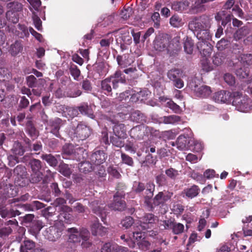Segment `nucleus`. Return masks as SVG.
I'll return each instance as SVG.
<instances>
[{"instance_id":"obj_24","label":"nucleus","mask_w":252,"mask_h":252,"mask_svg":"<svg viewBox=\"0 0 252 252\" xmlns=\"http://www.w3.org/2000/svg\"><path fill=\"white\" fill-rule=\"evenodd\" d=\"M160 100L163 102L164 101L165 102L167 101V102L165 104V105L170 108L175 113H179L181 111L180 107L178 105L175 103L171 100L167 98H164L162 97H160Z\"/></svg>"},{"instance_id":"obj_18","label":"nucleus","mask_w":252,"mask_h":252,"mask_svg":"<svg viewBox=\"0 0 252 252\" xmlns=\"http://www.w3.org/2000/svg\"><path fill=\"white\" fill-rule=\"evenodd\" d=\"M13 207L14 206L12 205V208L9 211L4 207H1L0 206V215L1 217L2 218H11L20 215V211L17 210H14Z\"/></svg>"},{"instance_id":"obj_50","label":"nucleus","mask_w":252,"mask_h":252,"mask_svg":"<svg viewBox=\"0 0 252 252\" xmlns=\"http://www.w3.org/2000/svg\"><path fill=\"white\" fill-rule=\"evenodd\" d=\"M32 19L35 27L38 31L42 30V22L40 19L33 12Z\"/></svg>"},{"instance_id":"obj_11","label":"nucleus","mask_w":252,"mask_h":252,"mask_svg":"<svg viewBox=\"0 0 252 252\" xmlns=\"http://www.w3.org/2000/svg\"><path fill=\"white\" fill-rule=\"evenodd\" d=\"M75 133L76 136L81 140L86 139L91 134V130L89 127L83 124L78 125Z\"/></svg>"},{"instance_id":"obj_19","label":"nucleus","mask_w":252,"mask_h":252,"mask_svg":"<svg viewBox=\"0 0 252 252\" xmlns=\"http://www.w3.org/2000/svg\"><path fill=\"white\" fill-rule=\"evenodd\" d=\"M197 48L200 50V53L203 56V58H208L212 53V48L206 43L197 44Z\"/></svg>"},{"instance_id":"obj_12","label":"nucleus","mask_w":252,"mask_h":252,"mask_svg":"<svg viewBox=\"0 0 252 252\" xmlns=\"http://www.w3.org/2000/svg\"><path fill=\"white\" fill-rule=\"evenodd\" d=\"M157 220L156 217L152 214H147L143 218V221L139 225L142 230L151 228Z\"/></svg>"},{"instance_id":"obj_51","label":"nucleus","mask_w":252,"mask_h":252,"mask_svg":"<svg viewBox=\"0 0 252 252\" xmlns=\"http://www.w3.org/2000/svg\"><path fill=\"white\" fill-rule=\"evenodd\" d=\"M121 158L123 163L127 164L129 166L133 165V161L132 160V158L128 155L122 153L121 154Z\"/></svg>"},{"instance_id":"obj_41","label":"nucleus","mask_w":252,"mask_h":252,"mask_svg":"<svg viewBox=\"0 0 252 252\" xmlns=\"http://www.w3.org/2000/svg\"><path fill=\"white\" fill-rule=\"evenodd\" d=\"M249 74V70L247 67H241L236 71V74L240 78H245L248 77Z\"/></svg>"},{"instance_id":"obj_31","label":"nucleus","mask_w":252,"mask_h":252,"mask_svg":"<svg viewBox=\"0 0 252 252\" xmlns=\"http://www.w3.org/2000/svg\"><path fill=\"white\" fill-rule=\"evenodd\" d=\"M79 110L82 114L86 115L91 118H94V116L91 106H89L87 104H83L79 107Z\"/></svg>"},{"instance_id":"obj_16","label":"nucleus","mask_w":252,"mask_h":252,"mask_svg":"<svg viewBox=\"0 0 252 252\" xmlns=\"http://www.w3.org/2000/svg\"><path fill=\"white\" fill-rule=\"evenodd\" d=\"M91 231L94 235L103 236L107 232V228L101 226L97 220H95L91 225Z\"/></svg>"},{"instance_id":"obj_6","label":"nucleus","mask_w":252,"mask_h":252,"mask_svg":"<svg viewBox=\"0 0 252 252\" xmlns=\"http://www.w3.org/2000/svg\"><path fill=\"white\" fill-rule=\"evenodd\" d=\"M209 20L208 18H203L199 19L192 20L189 23V28L194 33L200 32L209 27Z\"/></svg>"},{"instance_id":"obj_43","label":"nucleus","mask_w":252,"mask_h":252,"mask_svg":"<svg viewBox=\"0 0 252 252\" xmlns=\"http://www.w3.org/2000/svg\"><path fill=\"white\" fill-rule=\"evenodd\" d=\"M10 78V74L6 68L0 67V81L5 82Z\"/></svg>"},{"instance_id":"obj_4","label":"nucleus","mask_w":252,"mask_h":252,"mask_svg":"<svg viewBox=\"0 0 252 252\" xmlns=\"http://www.w3.org/2000/svg\"><path fill=\"white\" fill-rule=\"evenodd\" d=\"M13 155H10L8 156V164L10 166H13L18 163L17 156H22L25 152L23 146L18 142H15L11 150Z\"/></svg>"},{"instance_id":"obj_49","label":"nucleus","mask_w":252,"mask_h":252,"mask_svg":"<svg viewBox=\"0 0 252 252\" xmlns=\"http://www.w3.org/2000/svg\"><path fill=\"white\" fill-rule=\"evenodd\" d=\"M137 244L140 249L145 251L149 249L150 246V243L145 238L140 241H138Z\"/></svg>"},{"instance_id":"obj_61","label":"nucleus","mask_w":252,"mask_h":252,"mask_svg":"<svg viewBox=\"0 0 252 252\" xmlns=\"http://www.w3.org/2000/svg\"><path fill=\"white\" fill-rule=\"evenodd\" d=\"M113 244L110 243L105 244L101 248V252H113Z\"/></svg>"},{"instance_id":"obj_44","label":"nucleus","mask_w":252,"mask_h":252,"mask_svg":"<svg viewBox=\"0 0 252 252\" xmlns=\"http://www.w3.org/2000/svg\"><path fill=\"white\" fill-rule=\"evenodd\" d=\"M63 154L67 155H70L76 153L74 146L71 144H65L63 148Z\"/></svg>"},{"instance_id":"obj_52","label":"nucleus","mask_w":252,"mask_h":252,"mask_svg":"<svg viewBox=\"0 0 252 252\" xmlns=\"http://www.w3.org/2000/svg\"><path fill=\"white\" fill-rule=\"evenodd\" d=\"M124 138H119L117 136H113L111 138V141L112 144L116 147H121L123 146V139Z\"/></svg>"},{"instance_id":"obj_60","label":"nucleus","mask_w":252,"mask_h":252,"mask_svg":"<svg viewBox=\"0 0 252 252\" xmlns=\"http://www.w3.org/2000/svg\"><path fill=\"white\" fill-rule=\"evenodd\" d=\"M92 169L91 164L88 162H84L81 164L80 170L83 172H89Z\"/></svg>"},{"instance_id":"obj_46","label":"nucleus","mask_w":252,"mask_h":252,"mask_svg":"<svg viewBox=\"0 0 252 252\" xmlns=\"http://www.w3.org/2000/svg\"><path fill=\"white\" fill-rule=\"evenodd\" d=\"M170 23L174 27H179L183 24L181 19L176 15H174L170 18Z\"/></svg>"},{"instance_id":"obj_55","label":"nucleus","mask_w":252,"mask_h":252,"mask_svg":"<svg viewBox=\"0 0 252 252\" xmlns=\"http://www.w3.org/2000/svg\"><path fill=\"white\" fill-rule=\"evenodd\" d=\"M155 189V185L153 183H148L146 186V194L147 197H151L153 195V191Z\"/></svg>"},{"instance_id":"obj_47","label":"nucleus","mask_w":252,"mask_h":252,"mask_svg":"<svg viewBox=\"0 0 252 252\" xmlns=\"http://www.w3.org/2000/svg\"><path fill=\"white\" fill-rule=\"evenodd\" d=\"M180 73V70L178 69H172L167 72L168 78L172 81H174L177 79V76Z\"/></svg>"},{"instance_id":"obj_8","label":"nucleus","mask_w":252,"mask_h":252,"mask_svg":"<svg viewBox=\"0 0 252 252\" xmlns=\"http://www.w3.org/2000/svg\"><path fill=\"white\" fill-rule=\"evenodd\" d=\"M63 230V228L58 229L56 226H52L46 229L43 235L49 240L55 241L61 236Z\"/></svg>"},{"instance_id":"obj_57","label":"nucleus","mask_w":252,"mask_h":252,"mask_svg":"<svg viewBox=\"0 0 252 252\" xmlns=\"http://www.w3.org/2000/svg\"><path fill=\"white\" fill-rule=\"evenodd\" d=\"M173 222L171 220H160V226L163 227L162 229H166L172 227Z\"/></svg>"},{"instance_id":"obj_22","label":"nucleus","mask_w":252,"mask_h":252,"mask_svg":"<svg viewBox=\"0 0 252 252\" xmlns=\"http://www.w3.org/2000/svg\"><path fill=\"white\" fill-rule=\"evenodd\" d=\"M113 132L116 136L119 138H125L126 133L125 125L122 124H117L113 127Z\"/></svg>"},{"instance_id":"obj_35","label":"nucleus","mask_w":252,"mask_h":252,"mask_svg":"<svg viewBox=\"0 0 252 252\" xmlns=\"http://www.w3.org/2000/svg\"><path fill=\"white\" fill-rule=\"evenodd\" d=\"M41 158L52 166H56L58 163L57 159L51 154L43 155Z\"/></svg>"},{"instance_id":"obj_37","label":"nucleus","mask_w":252,"mask_h":252,"mask_svg":"<svg viewBox=\"0 0 252 252\" xmlns=\"http://www.w3.org/2000/svg\"><path fill=\"white\" fill-rule=\"evenodd\" d=\"M22 50V46L21 43L16 42L14 44L11 45L10 52L12 56H16Z\"/></svg>"},{"instance_id":"obj_39","label":"nucleus","mask_w":252,"mask_h":252,"mask_svg":"<svg viewBox=\"0 0 252 252\" xmlns=\"http://www.w3.org/2000/svg\"><path fill=\"white\" fill-rule=\"evenodd\" d=\"M78 114V110L74 108L68 107L63 112V115L67 118H73Z\"/></svg>"},{"instance_id":"obj_59","label":"nucleus","mask_w":252,"mask_h":252,"mask_svg":"<svg viewBox=\"0 0 252 252\" xmlns=\"http://www.w3.org/2000/svg\"><path fill=\"white\" fill-rule=\"evenodd\" d=\"M145 189V186L143 184L141 183L135 182L133 185V189L137 192H140Z\"/></svg>"},{"instance_id":"obj_36","label":"nucleus","mask_w":252,"mask_h":252,"mask_svg":"<svg viewBox=\"0 0 252 252\" xmlns=\"http://www.w3.org/2000/svg\"><path fill=\"white\" fill-rule=\"evenodd\" d=\"M61 120L60 119H57L55 121L53 122L51 125V132L55 135L56 136H58L59 130L60 127V124Z\"/></svg>"},{"instance_id":"obj_26","label":"nucleus","mask_w":252,"mask_h":252,"mask_svg":"<svg viewBox=\"0 0 252 252\" xmlns=\"http://www.w3.org/2000/svg\"><path fill=\"white\" fill-rule=\"evenodd\" d=\"M189 7V2L184 0L180 2H174L172 4V9L176 11H184Z\"/></svg>"},{"instance_id":"obj_34","label":"nucleus","mask_w":252,"mask_h":252,"mask_svg":"<svg viewBox=\"0 0 252 252\" xmlns=\"http://www.w3.org/2000/svg\"><path fill=\"white\" fill-rule=\"evenodd\" d=\"M59 171L62 174L66 177L69 176L72 173V171L69 167L68 164L65 163H61L60 164Z\"/></svg>"},{"instance_id":"obj_63","label":"nucleus","mask_w":252,"mask_h":252,"mask_svg":"<svg viewBox=\"0 0 252 252\" xmlns=\"http://www.w3.org/2000/svg\"><path fill=\"white\" fill-rule=\"evenodd\" d=\"M242 60L244 63H246L247 64H252V55L250 54L243 55L242 57Z\"/></svg>"},{"instance_id":"obj_64","label":"nucleus","mask_w":252,"mask_h":252,"mask_svg":"<svg viewBox=\"0 0 252 252\" xmlns=\"http://www.w3.org/2000/svg\"><path fill=\"white\" fill-rule=\"evenodd\" d=\"M25 172L26 169L22 166H17L14 170V172L20 176H23Z\"/></svg>"},{"instance_id":"obj_21","label":"nucleus","mask_w":252,"mask_h":252,"mask_svg":"<svg viewBox=\"0 0 252 252\" xmlns=\"http://www.w3.org/2000/svg\"><path fill=\"white\" fill-rule=\"evenodd\" d=\"M92 161L95 165H99L105 160V155L102 151H97L92 156Z\"/></svg>"},{"instance_id":"obj_2","label":"nucleus","mask_w":252,"mask_h":252,"mask_svg":"<svg viewBox=\"0 0 252 252\" xmlns=\"http://www.w3.org/2000/svg\"><path fill=\"white\" fill-rule=\"evenodd\" d=\"M125 81V80L122 76V73L120 72H116L113 76L110 78H107L101 82V88L103 91L110 93L112 90V86L113 89H116L119 83H124Z\"/></svg>"},{"instance_id":"obj_30","label":"nucleus","mask_w":252,"mask_h":252,"mask_svg":"<svg viewBox=\"0 0 252 252\" xmlns=\"http://www.w3.org/2000/svg\"><path fill=\"white\" fill-rule=\"evenodd\" d=\"M225 59V56L223 53H217L212 58L213 63L216 66H219L223 63Z\"/></svg>"},{"instance_id":"obj_3","label":"nucleus","mask_w":252,"mask_h":252,"mask_svg":"<svg viewBox=\"0 0 252 252\" xmlns=\"http://www.w3.org/2000/svg\"><path fill=\"white\" fill-rule=\"evenodd\" d=\"M196 79L190 80L188 85L195 94V95L199 97H205L208 96L211 93V90L209 87L207 86H200L196 84Z\"/></svg>"},{"instance_id":"obj_14","label":"nucleus","mask_w":252,"mask_h":252,"mask_svg":"<svg viewBox=\"0 0 252 252\" xmlns=\"http://www.w3.org/2000/svg\"><path fill=\"white\" fill-rule=\"evenodd\" d=\"M91 205L94 212L99 215L101 217L102 221H104L106 215L103 204L100 203L98 201H94L92 203Z\"/></svg>"},{"instance_id":"obj_42","label":"nucleus","mask_w":252,"mask_h":252,"mask_svg":"<svg viewBox=\"0 0 252 252\" xmlns=\"http://www.w3.org/2000/svg\"><path fill=\"white\" fill-rule=\"evenodd\" d=\"M6 17L8 20L13 23H17L19 21L18 15L16 12L8 11L6 13Z\"/></svg>"},{"instance_id":"obj_29","label":"nucleus","mask_w":252,"mask_h":252,"mask_svg":"<svg viewBox=\"0 0 252 252\" xmlns=\"http://www.w3.org/2000/svg\"><path fill=\"white\" fill-rule=\"evenodd\" d=\"M143 230L139 225L134 226V230L133 232V237L135 240L136 243L145 239L144 234L141 232Z\"/></svg>"},{"instance_id":"obj_17","label":"nucleus","mask_w":252,"mask_h":252,"mask_svg":"<svg viewBox=\"0 0 252 252\" xmlns=\"http://www.w3.org/2000/svg\"><path fill=\"white\" fill-rule=\"evenodd\" d=\"M146 94H147L146 91H138L133 89L129 90V95H131L130 100L131 102H135L139 99L143 100Z\"/></svg>"},{"instance_id":"obj_38","label":"nucleus","mask_w":252,"mask_h":252,"mask_svg":"<svg viewBox=\"0 0 252 252\" xmlns=\"http://www.w3.org/2000/svg\"><path fill=\"white\" fill-rule=\"evenodd\" d=\"M202 69L205 72L213 70V66L210 63L208 58H203L201 61Z\"/></svg>"},{"instance_id":"obj_7","label":"nucleus","mask_w":252,"mask_h":252,"mask_svg":"<svg viewBox=\"0 0 252 252\" xmlns=\"http://www.w3.org/2000/svg\"><path fill=\"white\" fill-rule=\"evenodd\" d=\"M33 174L32 175L31 181L32 183H37L40 181L42 178V174L39 172L41 165L40 160L33 158L29 162Z\"/></svg>"},{"instance_id":"obj_15","label":"nucleus","mask_w":252,"mask_h":252,"mask_svg":"<svg viewBox=\"0 0 252 252\" xmlns=\"http://www.w3.org/2000/svg\"><path fill=\"white\" fill-rule=\"evenodd\" d=\"M122 195H118V193L114 196V203L110 205V207L113 210L122 211L126 207L125 202L122 200Z\"/></svg>"},{"instance_id":"obj_27","label":"nucleus","mask_w":252,"mask_h":252,"mask_svg":"<svg viewBox=\"0 0 252 252\" xmlns=\"http://www.w3.org/2000/svg\"><path fill=\"white\" fill-rule=\"evenodd\" d=\"M196 35L197 38L199 40H201L202 42L201 43H205L204 41L209 40L211 38V35H210L208 29H204L200 32H197L194 33Z\"/></svg>"},{"instance_id":"obj_20","label":"nucleus","mask_w":252,"mask_h":252,"mask_svg":"<svg viewBox=\"0 0 252 252\" xmlns=\"http://www.w3.org/2000/svg\"><path fill=\"white\" fill-rule=\"evenodd\" d=\"M160 123H163L165 124H175L181 121V118L177 115H170L169 116H164L159 118Z\"/></svg>"},{"instance_id":"obj_9","label":"nucleus","mask_w":252,"mask_h":252,"mask_svg":"<svg viewBox=\"0 0 252 252\" xmlns=\"http://www.w3.org/2000/svg\"><path fill=\"white\" fill-rule=\"evenodd\" d=\"M58 209L61 211L58 217L60 221L70 223L73 221V217L69 213L71 211L70 208L66 206H59Z\"/></svg>"},{"instance_id":"obj_40","label":"nucleus","mask_w":252,"mask_h":252,"mask_svg":"<svg viewBox=\"0 0 252 252\" xmlns=\"http://www.w3.org/2000/svg\"><path fill=\"white\" fill-rule=\"evenodd\" d=\"M7 7L10 9L9 11L16 12L21 11L23 8V6L20 3L15 1L8 3Z\"/></svg>"},{"instance_id":"obj_23","label":"nucleus","mask_w":252,"mask_h":252,"mask_svg":"<svg viewBox=\"0 0 252 252\" xmlns=\"http://www.w3.org/2000/svg\"><path fill=\"white\" fill-rule=\"evenodd\" d=\"M199 192V189L197 186L194 185L190 188H187L184 190L183 193H185L187 197L192 198L196 196Z\"/></svg>"},{"instance_id":"obj_1","label":"nucleus","mask_w":252,"mask_h":252,"mask_svg":"<svg viewBox=\"0 0 252 252\" xmlns=\"http://www.w3.org/2000/svg\"><path fill=\"white\" fill-rule=\"evenodd\" d=\"M232 105L239 111L248 112L252 107V101L247 96L239 92H234L232 97Z\"/></svg>"},{"instance_id":"obj_10","label":"nucleus","mask_w":252,"mask_h":252,"mask_svg":"<svg viewBox=\"0 0 252 252\" xmlns=\"http://www.w3.org/2000/svg\"><path fill=\"white\" fill-rule=\"evenodd\" d=\"M232 94L225 91H220L216 93L213 95V99L218 103H227L232 100Z\"/></svg>"},{"instance_id":"obj_32","label":"nucleus","mask_w":252,"mask_h":252,"mask_svg":"<svg viewBox=\"0 0 252 252\" xmlns=\"http://www.w3.org/2000/svg\"><path fill=\"white\" fill-rule=\"evenodd\" d=\"M35 247L34 243L31 240L25 241L20 247V252H29Z\"/></svg>"},{"instance_id":"obj_13","label":"nucleus","mask_w":252,"mask_h":252,"mask_svg":"<svg viewBox=\"0 0 252 252\" xmlns=\"http://www.w3.org/2000/svg\"><path fill=\"white\" fill-rule=\"evenodd\" d=\"M172 195V193L167 192H159L155 196L153 199V204L155 206H158L163 204L169 200Z\"/></svg>"},{"instance_id":"obj_28","label":"nucleus","mask_w":252,"mask_h":252,"mask_svg":"<svg viewBox=\"0 0 252 252\" xmlns=\"http://www.w3.org/2000/svg\"><path fill=\"white\" fill-rule=\"evenodd\" d=\"M167 44L168 39L164 37L159 40H156L154 44V47L157 50L162 51L167 48Z\"/></svg>"},{"instance_id":"obj_48","label":"nucleus","mask_w":252,"mask_h":252,"mask_svg":"<svg viewBox=\"0 0 252 252\" xmlns=\"http://www.w3.org/2000/svg\"><path fill=\"white\" fill-rule=\"evenodd\" d=\"M133 222V219L131 217H127L122 220L121 224L124 227L128 228L132 225Z\"/></svg>"},{"instance_id":"obj_56","label":"nucleus","mask_w":252,"mask_h":252,"mask_svg":"<svg viewBox=\"0 0 252 252\" xmlns=\"http://www.w3.org/2000/svg\"><path fill=\"white\" fill-rule=\"evenodd\" d=\"M12 232L10 227H3L0 229V237L4 238L8 236Z\"/></svg>"},{"instance_id":"obj_45","label":"nucleus","mask_w":252,"mask_h":252,"mask_svg":"<svg viewBox=\"0 0 252 252\" xmlns=\"http://www.w3.org/2000/svg\"><path fill=\"white\" fill-rule=\"evenodd\" d=\"M172 228L174 234H179L183 232L184 229V226L183 224L180 223L173 222Z\"/></svg>"},{"instance_id":"obj_33","label":"nucleus","mask_w":252,"mask_h":252,"mask_svg":"<svg viewBox=\"0 0 252 252\" xmlns=\"http://www.w3.org/2000/svg\"><path fill=\"white\" fill-rule=\"evenodd\" d=\"M184 50L188 54L192 53L193 49V43L192 40L187 37L184 42Z\"/></svg>"},{"instance_id":"obj_62","label":"nucleus","mask_w":252,"mask_h":252,"mask_svg":"<svg viewBox=\"0 0 252 252\" xmlns=\"http://www.w3.org/2000/svg\"><path fill=\"white\" fill-rule=\"evenodd\" d=\"M113 252H127L128 249L124 247L119 246L116 244H113Z\"/></svg>"},{"instance_id":"obj_25","label":"nucleus","mask_w":252,"mask_h":252,"mask_svg":"<svg viewBox=\"0 0 252 252\" xmlns=\"http://www.w3.org/2000/svg\"><path fill=\"white\" fill-rule=\"evenodd\" d=\"M189 143V137L185 135L179 136L176 141L177 148L180 150H184L187 148Z\"/></svg>"},{"instance_id":"obj_54","label":"nucleus","mask_w":252,"mask_h":252,"mask_svg":"<svg viewBox=\"0 0 252 252\" xmlns=\"http://www.w3.org/2000/svg\"><path fill=\"white\" fill-rule=\"evenodd\" d=\"M132 14V10L130 7H127L122 11L121 13V17L124 19H127Z\"/></svg>"},{"instance_id":"obj_53","label":"nucleus","mask_w":252,"mask_h":252,"mask_svg":"<svg viewBox=\"0 0 252 252\" xmlns=\"http://www.w3.org/2000/svg\"><path fill=\"white\" fill-rule=\"evenodd\" d=\"M165 174L171 179H174L178 175V171L172 168L166 170Z\"/></svg>"},{"instance_id":"obj_5","label":"nucleus","mask_w":252,"mask_h":252,"mask_svg":"<svg viewBox=\"0 0 252 252\" xmlns=\"http://www.w3.org/2000/svg\"><path fill=\"white\" fill-rule=\"evenodd\" d=\"M68 231L70 233L69 240L73 243L80 242L81 240L86 241L89 236V232L85 229H82L79 232L76 228H71L68 229Z\"/></svg>"},{"instance_id":"obj_58","label":"nucleus","mask_w":252,"mask_h":252,"mask_svg":"<svg viewBox=\"0 0 252 252\" xmlns=\"http://www.w3.org/2000/svg\"><path fill=\"white\" fill-rule=\"evenodd\" d=\"M224 80L225 81V82L227 83L229 85H234L235 82L234 77L229 73L225 74L224 76Z\"/></svg>"}]
</instances>
